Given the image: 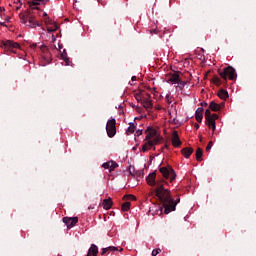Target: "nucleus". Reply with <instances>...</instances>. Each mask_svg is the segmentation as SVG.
Returning a JSON list of instances; mask_svg holds the SVG:
<instances>
[{
    "label": "nucleus",
    "mask_w": 256,
    "mask_h": 256,
    "mask_svg": "<svg viewBox=\"0 0 256 256\" xmlns=\"http://www.w3.org/2000/svg\"><path fill=\"white\" fill-rule=\"evenodd\" d=\"M200 141H203V137L202 136H200Z\"/></svg>",
    "instance_id": "obj_53"
},
{
    "label": "nucleus",
    "mask_w": 256,
    "mask_h": 256,
    "mask_svg": "<svg viewBox=\"0 0 256 256\" xmlns=\"http://www.w3.org/2000/svg\"><path fill=\"white\" fill-rule=\"evenodd\" d=\"M225 77H228L230 81H235L237 79V72H235V68L228 66L225 68Z\"/></svg>",
    "instance_id": "obj_11"
},
{
    "label": "nucleus",
    "mask_w": 256,
    "mask_h": 256,
    "mask_svg": "<svg viewBox=\"0 0 256 256\" xmlns=\"http://www.w3.org/2000/svg\"><path fill=\"white\" fill-rule=\"evenodd\" d=\"M131 81H137V76H132Z\"/></svg>",
    "instance_id": "obj_46"
},
{
    "label": "nucleus",
    "mask_w": 256,
    "mask_h": 256,
    "mask_svg": "<svg viewBox=\"0 0 256 256\" xmlns=\"http://www.w3.org/2000/svg\"><path fill=\"white\" fill-rule=\"evenodd\" d=\"M106 253H109V251L107 250V248H103L101 255H105Z\"/></svg>",
    "instance_id": "obj_37"
},
{
    "label": "nucleus",
    "mask_w": 256,
    "mask_h": 256,
    "mask_svg": "<svg viewBox=\"0 0 256 256\" xmlns=\"http://www.w3.org/2000/svg\"><path fill=\"white\" fill-rule=\"evenodd\" d=\"M52 39H53V41H55V35H52Z\"/></svg>",
    "instance_id": "obj_51"
},
{
    "label": "nucleus",
    "mask_w": 256,
    "mask_h": 256,
    "mask_svg": "<svg viewBox=\"0 0 256 256\" xmlns=\"http://www.w3.org/2000/svg\"><path fill=\"white\" fill-rule=\"evenodd\" d=\"M102 205H103V209H106V211H109V209H111V207L113 206V201L111 200V198L104 199L102 202Z\"/></svg>",
    "instance_id": "obj_18"
},
{
    "label": "nucleus",
    "mask_w": 256,
    "mask_h": 256,
    "mask_svg": "<svg viewBox=\"0 0 256 256\" xmlns=\"http://www.w3.org/2000/svg\"><path fill=\"white\" fill-rule=\"evenodd\" d=\"M193 151V148L186 147L181 150V153L185 157V159H189L191 155H193Z\"/></svg>",
    "instance_id": "obj_15"
},
{
    "label": "nucleus",
    "mask_w": 256,
    "mask_h": 256,
    "mask_svg": "<svg viewBox=\"0 0 256 256\" xmlns=\"http://www.w3.org/2000/svg\"><path fill=\"white\" fill-rule=\"evenodd\" d=\"M0 25H2L3 27H5V23H4V22L0 23Z\"/></svg>",
    "instance_id": "obj_50"
},
{
    "label": "nucleus",
    "mask_w": 256,
    "mask_h": 256,
    "mask_svg": "<svg viewBox=\"0 0 256 256\" xmlns=\"http://www.w3.org/2000/svg\"><path fill=\"white\" fill-rule=\"evenodd\" d=\"M205 120H206V125H208L209 129H212V131H215V118L211 116V110L207 109L205 111Z\"/></svg>",
    "instance_id": "obj_6"
},
{
    "label": "nucleus",
    "mask_w": 256,
    "mask_h": 256,
    "mask_svg": "<svg viewBox=\"0 0 256 256\" xmlns=\"http://www.w3.org/2000/svg\"><path fill=\"white\" fill-rule=\"evenodd\" d=\"M131 209V202H125L122 204V211H129Z\"/></svg>",
    "instance_id": "obj_24"
},
{
    "label": "nucleus",
    "mask_w": 256,
    "mask_h": 256,
    "mask_svg": "<svg viewBox=\"0 0 256 256\" xmlns=\"http://www.w3.org/2000/svg\"><path fill=\"white\" fill-rule=\"evenodd\" d=\"M99 253V248L97 247V245L92 244L88 250L87 256H97V254Z\"/></svg>",
    "instance_id": "obj_16"
},
{
    "label": "nucleus",
    "mask_w": 256,
    "mask_h": 256,
    "mask_svg": "<svg viewBox=\"0 0 256 256\" xmlns=\"http://www.w3.org/2000/svg\"><path fill=\"white\" fill-rule=\"evenodd\" d=\"M202 157H203V149L197 148V150H196V161H199V162L203 161Z\"/></svg>",
    "instance_id": "obj_20"
},
{
    "label": "nucleus",
    "mask_w": 256,
    "mask_h": 256,
    "mask_svg": "<svg viewBox=\"0 0 256 256\" xmlns=\"http://www.w3.org/2000/svg\"><path fill=\"white\" fill-rule=\"evenodd\" d=\"M225 108V102H215V101H211L209 104V110L214 111V112H219L221 111V109Z\"/></svg>",
    "instance_id": "obj_10"
},
{
    "label": "nucleus",
    "mask_w": 256,
    "mask_h": 256,
    "mask_svg": "<svg viewBox=\"0 0 256 256\" xmlns=\"http://www.w3.org/2000/svg\"><path fill=\"white\" fill-rule=\"evenodd\" d=\"M3 46L5 47V49H8L11 53H15V49H21L19 43L13 42L12 40L4 41Z\"/></svg>",
    "instance_id": "obj_7"
},
{
    "label": "nucleus",
    "mask_w": 256,
    "mask_h": 256,
    "mask_svg": "<svg viewBox=\"0 0 256 256\" xmlns=\"http://www.w3.org/2000/svg\"><path fill=\"white\" fill-rule=\"evenodd\" d=\"M46 3H49V0H42V5H46Z\"/></svg>",
    "instance_id": "obj_44"
},
{
    "label": "nucleus",
    "mask_w": 256,
    "mask_h": 256,
    "mask_svg": "<svg viewBox=\"0 0 256 256\" xmlns=\"http://www.w3.org/2000/svg\"><path fill=\"white\" fill-rule=\"evenodd\" d=\"M141 135H143V130L141 129L137 130L135 133V137H141Z\"/></svg>",
    "instance_id": "obj_35"
},
{
    "label": "nucleus",
    "mask_w": 256,
    "mask_h": 256,
    "mask_svg": "<svg viewBox=\"0 0 256 256\" xmlns=\"http://www.w3.org/2000/svg\"><path fill=\"white\" fill-rule=\"evenodd\" d=\"M106 249H107L108 253H109L110 251H119V248H117V247H115V246H109V247H107Z\"/></svg>",
    "instance_id": "obj_28"
},
{
    "label": "nucleus",
    "mask_w": 256,
    "mask_h": 256,
    "mask_svg": "<svg viewBox=\"0 0 256 256\" xmlns=\"http://www.w3.org/2000/svg\"><path fill=\"white\" fill-rule=\"evenodd\" d=\"M65 55V57H67V50H63V52L61 53V57H62V59H63V56Z\"/></svg>",
    "instance_id": "obj_38"
},
{
    "label": "nucleus",
    "mask_w": 256,
    "mask_h": 256,
    "mask_svg": "<svg viewBox=\"0 0 256 256\" xmlns=\"http://www.w3.org/2000/svg\"><path fill=\"white\" fill-rule=\"evenodd\" d=\"M62 59H63L66 66L71 65V61L69 60V57L65 56V54L63 55Z\"/></svg>",
    "instance_id": "obj_27"
},
{
    "label": "nucleus",
    "mask_w": 256,
    "mask_h": 256,
    "mask_svg": "<svg viewBox=\"0 0 256 256\" xmlns=\"http://www.w3.org/2000/svg\"><path fill=\"white\" fill-rule=\"evenodd\" d=\"M120 251H123V248H121Z\"/></svg>",
    "instance_id": "obj_54"
},
{
    "label": "nucleus",
    "mask_w": 256,
    "mask_h": 256,
    "mask_svg": "<svg viewBox=\"0 0 256 256\" xmlns=\"http://www.w3.org/2000/svg\"><path fill=\"white\" fill-rule=\"evenodd\" d=\"M202 53H205V49L201 48Z\"/></svg>",
    "instance_id": "obj_52"
},
{
    "label": "nucleus",
    "mask_w": 256,
    "mask_h": 256,
    "mask_svg": "<svg viewBox=\"0 0 256 256\" xmlns=\"http://www.w3.org/2000/svg\"><path fill=\"white\" fill-rule=\"evenodd\" d=\"M172 145L173 147H181L182 145L181 139H179V133L177 131L172 133Z\"/></svg>",
    "instance_id": "obj_14"
},
{
    "label": "nucleus",
    "mask_w": 256,
    "mask_h": 256,
    "mask_svg": "<svg viewBox=\"0 0 256 256\" xmlns=\"http://www.w3.org/2000/svg\"><path fill=\"white\" fill-rule=\"evenodd\" d=\"M217 96L219 99H222V101H225V89H220L217 93Z\"/></svg>",
    "instance_id": "obj_22"
},
{
    "label": "nucleus",
    "mask_w": 256,
    "mask_h": 256,
    "mask_svg": "<svg viewBox=\"0 0 256 256\" xmlns=\"http://www.w3.org/2000/svg\"><path fill=\"white\" fill-rule=\"evenodd\" d=\"M142 105L145 109H153V101L151 100V94L146 93L143 96Z\"/></svg>",
    "instance_id": "obj_9"
},
{
    "label": "nucleus",
    "mask_w": 256,
    "mask_h": 256,
    "mask_svg": "<svg viewBox=\"0 0 256 256\" xmlns=\"http://www.w3.org/2000/svg\"><path fill=\"white\" fill-rule=\"evenodd\" d=\"M124 199H130L131 201H135V199H137L135 196L129 194V195H125Z\"/></svg>",
    "instance_id": "obj_29"
},
{
    "label": "nucleus",
    "mask_w": 256,
    "mask_h": 256,
    "mask_svg": "<svg viewBox=\"0 0 256 256\" xmlns=\"http://www.w3.org/2000/svg\"><path fill=\"white\" fill-rule=\"evenodd\" d=\"M207 105H208L207 102H202V103H201V106H202V107H207Z\"/></svg>",
    "instance_id": "obj_45"
},
{
    "label": "nucleus",
    "mask_w": 256,
    "mask_h": 256,
    "mask_svg": "<svg viewBox=\"0 0 256 256\" xmlns=\"http://www.w3.org/2000/svg\"><path fill=\"white\" fill-rule=\"evenodd\" d=\"M225 99H229V92L225 91Z\"/></svg>",
    "instance_id": "obj_42"
},
{
    "label": "nucleus",
    "mask_w": 256,
    "mask_h": 256,
    "mask_svg": "<svg viewBox=\"0 0 256 256\" xmlns=\"http://www.w3.org/2000/svg\"><path fill=\"white\" fill-rule=\"evenodd\" d=\"M146 138H145V144L142 147L143 153H147L151 147H155V145H159L161 143V140L163 137L157 133V130L153 128L152 126H149L146 131Z\"/></svg>",
    "instance_id": "obj_2"
},
{
    "label": "nucleus",
    "mask_w": 256,
    "mask_h": 256,
    "mask_svg": "<svg viewBox=\"0 0 256 256\" xmlns=\"http://www.w3.org/2000/svg\"><path fill=\"white\" fill-rule=\"evenodd\" d=\"M63 223L68 227V229H71L79 223V218L78 217H64L63 218Z\"/></svg>",
    "instance_id": "obj_8"
},
{
    "label": "nucleus",
    "mask_w": 256,
    "mask_h": 256,
    "mask_svg": "<svg viewBox=\"0 0 256 256\" xmlns=\"http://www.w3.org/2000/svg\"><path fill=\"white\" fill-rule=\"evenodd\" d=\"M102 167H103V169H108L109 172L112 173V171H115V169H117V167H119V164H117V162L111 160L106 163H103Z\"/></svg>",
    "instance_id": "obj_12"
},
{
    "label": "nucleus",
    "mask_w": 256,
    "mask_h": 256,
    "mask_svg": "<svg viewBox=\"0 0 256 256\" xmlns=\"http://www.w3.org/2000/svg\"><path fill=\"white\" fill-rule=\"evenodd\" d=\"M43 17H45V19H47V17H49V16H47L46 12H44Z\"/></svg>",
    "instance_id": "obj_48"
},
{
    "label": "nucleus",
    "mask_w": 256,
    "mask_h": 256,
    "mask_svg": "<svg viewBox=\"0 0 256 256\" xmlns=\"http://www.w3.org/2000/svg\"><path fill=\"white\" fill-rule=\"evenodd\" d=\"M30 47H31V49H37V44L34 43V44L30 45Z\"/></svg>",
    "instance_id": "obj_40"
},
{
    "label": "nucleus",
    "mask_w": 256,
    "mask_h": 256,
    "mask_svg": "<svg viewBox=\"0 0 256 256\" xmlns=\"http://www.w3.org/2000/svg\"><path fill=\"white\" fill-rule=\"evenodd\" d=\"M42 4H43V0H32V2L30 3V7L32 9H35L37 5H42Z\"/></svg>",
    "instance_id": "obj_21"
},
{
    "label": "nucleus",
    "mask_w": 256,
    "mask_h": 256,
    "mask_svg": "<svg viewBox=\"0 0 256 256\" xmlns=\"http://www.w3.org/2000/svg\"><path fill=\"white\" fill-rule=\"evenodd\" d=\"M179 79H181V77L179 76V73L174 72L173 74H169L167 76V83H171V85H175L179 83Z\"/></svg>",
    "instance_id": "obj_13"
},
{
    "label": "nucleus",
    "mask_w": 256,
    "mask_h": 256,
    "mask_svg": "<svg viewBox=\"0 0 256 256\" xmlns=\"http://www.w3.org/2000/svg\"><path fill=\"white\" fill-rule=\"evenodd\" d=\"M53 25V27H50L51 29H52V31H54V33H55V31H57V29H59V26L57 25V23H53L52 24Z\"/></svg>",
    "instance_id": "obj_33"
},
{
    "label": "nucleus",
    "mask_w": 256,
    "mask_h": 256,
    "mask_svg": "<svg viewBox=\"0 0 256 256\" xmlns=\"http://www.w3.org/2000/svg\"><path fill=\"white\" fill-rule=\"evenodd\" d=\"M194 127H195V129H199V124L195 123Z\"/></svg>",
    "instance_id": "obj_47"
},
{
    "label": "nucleus",
    "mask_w": 256,
    "mask_h": 256,
    "mask_svg": "<svg viewBox=\"0 0 256 256\" xmlns=\"http://www.w3.org/2000/svg\"><path fill=\"white\" fill-rule=\"evenodd\" d=\"M195 119L198 123H202L203 121V108H197L195 112Z\"/></svg>",
    "instance_id": "obj_17"
},
{
    "label": "nucleus",
    "mask_w": 256,
    "mask_h": 256,
    "mask_svg": "<svg viewBox=\"0 0 256 256\" xmlns=\"http://www.w3.org/2000/svg\"><path fill=\"white\" fill-rule=\"evenodd\" d=\"M213 147V141H210L206 147V151L209 153L211 151V148Z\"/></svg>",
    "instance_id": "obj_32"
},
{
    "label": "nucleus",
    "mask_w": 256,
    "mask_h": 256,
    "mask_svg": "<svg viewBox=\"0 0 256 256\" xmlns=\"http://www.w3.org/2000/svg\"><path fill=\"white\" fill-rule=\"evenodd\" d=\"M47 31H48L49 33H54L53 28H51V27H48V28H47Z\"/></svg>",
    "instance_id": "obj_41"
},
{
    "label": "nucleus",
    "mask_w": 256,
    "mask_h": 256,
    "mask_svg": "<svg viewBox=\"0 0 256 256\" xmlns=\"http://www.w3.org/2000/svg\"><path fill=\"white\" fill-rule=\"evenodd\" d=\"M213 83L214 85H217L219 87V85H221V78H219L218 76H214Z\"/></svg>",
    "instance_id": "obj_25"
},
{
    "label": "nucleus",
    "mask_w": 256,
    "mask_h": 256,
    "mask_svg": "<svg viewBox=\"0 0 256 256\" xmlns=\"http://www.w3.org/2000/svg\"><path fill=\"white\" fill-rule=\"evenodd\" d=\"M155 179H157L156 172H152L146 177L148 185H150V187H156L154 192L164 207L165 215H169V213L177 209V203L181 201V198L174 200L171 196V191H169V189H165L164 187L165 180L156 181Z\"/></svg>",
    "instance_id": "obj_1"
},
{
    "label": "nucleus",
    "mask_w": 256,
    "mask_h": 256,
    "mask_svg": "<svg viewBox=\"0 0 256 256\" xmlns=\"http://www.w3.org/2000/svg\"><path fill=\"white\" fill-rule=\"evenodd\" d=\"M220 77H221V79H225V68H222L220 70Z\"/></svg>",
    "instance_id": "obj_34"
},
{
    "label": "nucleus",
    "mask_w": 256,
    "mask_h": 256,
    "mask_svg": "<svg viewBox=\"0 0 256 256\" xmlns=\"http://www.w3.org/2000/svg\"><path fill=\"white\" fill-rule=\"evenodd\" d=\"M159 253H161V249L160 248L154 249L152 251V256H157V255H159Z\"/></svg>",
    "instance_id": "obj_30"
},
{
    "label": "nucleus",
    "mask_w": 256,
    "mask_h": 256,
    "mask_svg": "<svg viewBox=\"0 0 256 256\" xmlns=\"http://www.w3.org/2000/svg\"><path fill=\"white\" fill-rule=\"evenodd\" d=\"M117 120L114 118L107 121L106 124V133L108 137L113 138L115 135H117Z\"/></svg>",
    "instance_id": "obj_5"
},
{
    "label": "nucleus",
    "mask_w": 256,
    "mask_h": 256,
    "mask_svg": "<svg viewBox=\"0 0 256 256\" xmlns=\"http://www.w3.org/2000/svg\"><path fill=\"white\" fill-rule=\"evenodd\" d=\"M177 84H178V87L180 90H183L185 88V85H187V83L185 81L181 80V78H179Z\"/></svg>",
    "instance_id": "obj_23"
},
{
    "label": "nucleus",
    "mask_w": 256,
    "mask_h": 256,
    "mask_svg": "<svg viewBox=\"0 0 256 256\" xmlns=\"http://www.w3.org/2000/svg\"><path fill=\"white\" fill-rule=\"evenodd\" d=\"M45 25H53L55 22L50 17L44 19Z\"/></svg>",
    "instance_id": "obj_26"
},
{
    "label": "nucleus",
    "mask_w": 256,
    "mask_h": 256,
    "mask_svg": "<svg viewBox=\"0 0 256 256\" xmlns=\"http://www.w3.org/2000/svg\"><path fill=\"white\" fill-rule=\"evenodd\" d=\"M40 49H41V51H42V53H49V49H47V46H44V45H42L41 47H40Z\"/></svg>",
    "instance_id": "obj_31"
},
{
    "label": "nucleus",
    "mask_w": 256,
    "mask_h": 256,
    "mask_svg": "<svg viewBox=\"0 0 256 256\" xmlns=\"http://www.w3.org/2000/svg\"><path fill=\"white\" fill-rule=\"evenodd\" d=\"M159 171H160L162 177H164V179L170 180V183H173L174 180L177 178V174H175V170H173V168L171 166L160 167Z\"/></svg>",
    "instance_id": "obj_4"
},
{
    "label": "nucleus",
    "mask_w": 256,
    "mask_h": 256,
    "mask_svg": "<svg viewBox=\"0 0 256 256\" xmlns=\"http://www.w3.org/2000/svg\"><path fill=\"white\" fill-rule=\"evenodd\" d=\"M19 17H20L21 23H23V25H26V27L35 29V27L41 26V24H39L35 20V16L33 14H31V11H29V10H26L24 13H20Z\"/></svg>",
    "instance_id": "obj_3"
},
{
    "label": "nucleus",
    "mask_w": 256,
    "mask_h": 256,
    "mask_svg": "<svg viewBox=\"0 0 256 256\" xmlns=\"http://www.w3.org/2000/svg\"><path fill=\"white\" fill-rule=\"evenodd\" d=\"M136 126L134 123H130L129 127L126 130V135H133L135 133Z\"/></svg>",
    "instance_id": "obj_19"
},
{
    "label": "nucleus",
    "mask_w": 256,
    "mask_h": 256,
    "mask_svg": "<svg viewBox=\"0 0 256 256\" xmlns=\"http://www.w3.org/2000/svg\"><path fill=\"white\" fill-rule=\"evenodd\" d=\"M165 101H167V103H168L169 105H171V104L173 103V101H171V98L169 97V95H166Z\"/></svg>",
    "instance_id": "obj_36"
},
{
    "label": "nucleus",
    "mask_w": 256,
    "mask_h": 256,
    "mask_svg": "<svg viewBox=\"0 0 256 256\" xmlns=\"http://www.w3.org/2000/svg\"><path fill=\"white\" fill-rule=\"evenodd\" d=\"M21 9V6L16 7V11H19Z\"/></svg>",
    "instance_id": "obj_49"
},
{
    "label": "nucleus",
    "mask_w": 256,
    "mask_h": 256,
    "mask_svg": "<svg viewBox=\"0 0 256 256\" xmlns=\"http://www.w3.org/2000/svg\"><path fill=\"white\" fill-rule=\"evenodd\" d=\"M211 117H213L214 121H215L216 119H219V115H217V114H213V115H211Z\"/></svg>",
    "instance_id": "obj_39"
},
{
    "label": "nucleus",
    "mask_w": 256,
    "mask_h": 256,
    "mask_svg": "<svg viewBox=\"0 0 256 256\" xmlns=\"http://www.w3.org/2000/svg\"><path fill=\"white\" fill-rule=\"evenodd\" d=\"M150 33H155V35H157V29L150 30Z\"/></svg>",
    "instance_id": "obj_43"
}]
</instances>
